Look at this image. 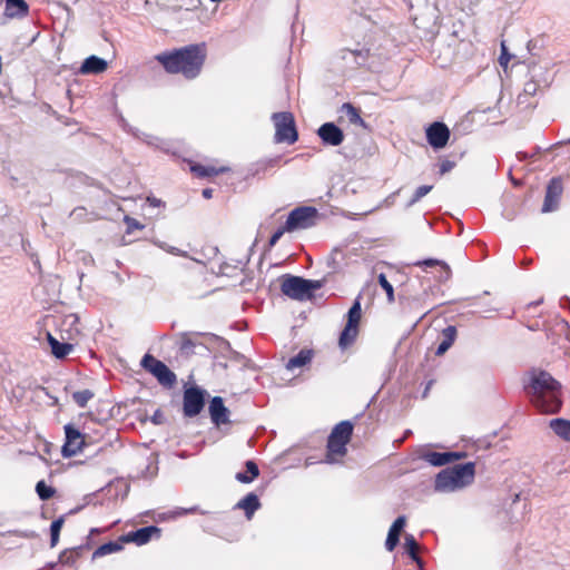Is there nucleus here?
<instances>
[{"mask_svg":"<svg viewBox=\"0 0 570 570\" xmlns=\"http://www.w3.org/2000/svg\"><path fill=\"white\" fill-rule=\"evenodd\" d=\"M205 58V50L197 45L165 51L155 57L168 73H181L186 79H195L200 73Z\"/></svg>","mask_w":570,"mask_h":570,"instance_id":"f257e3e1","label":"nucleus"},{"mask_svg":"<svg viewBox=\"0 0 570 570\" xmlns=\"http://www.w3.org/2000/svg\"><path fill=\"white\" fill-rule=\"evenodd\" d=\"M530 394L532 404L542 413L553 414L561 409V385L548 372L532 376Z\"/></svg>","mask_w":570,"mask_h":570,"instance_id":"f03ea898","label":"nucleus"},{"mask_svg":"<svg viewBox=\"0 0 570 570\" xmlns=\"http://www.w3.org/2000/svg\"><path fill=\"white\" fill-rule=\"evenodd\" d=\"M475 476V463L466 462L456 464L438 473L435 490L440 492H454L473 483Z\"/></svg>","mask_w":570,"mask_h":570,"instance_id":"7ed1b4c3","label":"nucleus"},{"mask_svg":"<svg viewBox=\"0 0 570 570\" xmlns=\"http://www.w3.org/2000/svg\"><path fill=\"white\" fill-rule=\"evenodd\" d=\"M352 433L353 424L350 421H342L334 426L327 440L325 463L334 464L342 461L347 452L346 445Z\"/></svg>","mask_w":570,"mask_h":570,"instance_id":"20e7f679","label":"nucleus"},{"mask_svg":"<svg viewBox=\"0 0 570 570\" xmlns=\"http://www.w3.org/2000/svg\"><path fill=\"white\" fill-rule=\"evenodd\" d=\"M320 281L305 279L299 276L284 275L282 277L281 291L282 293L296 301H307L313 297L314 291L321 288Z\"/></svg>","mask_w":570,"mask_h":570,"instance_id":"39448f33","label":"nucleus"},{"mask_svg":"<svg viewBox=\"0 0 570 570\" xmlns=\"http://www.w3.org/2000/svg\"><path fill=\"white\" fill-rule=\"evenodd\" d=\"M275 126V141L292 145L297 141L298 134L296 130L295 119L292 112L282 111L272 115Z\"/></svg>","mask_w":570,"mask_h":570,"instance_id":"423d86ee","label":"nucleus"},{"mask_svg":"<svg viewBox=\"0 0 570 570\" xmlns=\"http://www.w3.org/2000/svg\"><path fill=\"white\" fill-rule=\"evenodd\" d=\"M140 365L153 374L163 386L171 387L176 383V374L164 362L153 355H144Z\"/></svg>","mask_w":570,"mask_h":570,"instance_id":"0eeeda50","label":"nucleus"},{"mask_svg":"<svg viewBox=\"0 0 570 570\" xmlns=\"http://www.w3.org/2000/svg\"><path fill=\"white\" fill-rule=\"evenodd\" d=\"M318 212L315 207L302 206L293 209L285 222L288 232L305 229L315 225Z\"/></svg>","mask_w":570,"mask_h":570,"instance_id":"6e6552de","label":"nucleus"},{"mask_svg":"<svg viewBox=\"0 0 570 570\" xmlns=\"http://www.w3.org/2000/svg\"><path fill=\"white\" fill-rule=\"evenodd\" d=\"M205 390L191 386L184 391L183 411L186 417L198 415L205 406Z\"/></svg>","mask_w":570,"mask_h":570,"instance_id":"1a4fd4ad","label":"nucleus"},{"mask_svg":"<svg viewBox=\"0 0 570 570\" xmlns=\"http://www.w3.org/2000/svg\"><path fill=\"white\" fill-rule=\"evenodd\" d=\"M355 256V247H351L350 245H340L335 247L331 255L327 258V266L332 269V272H340L344 267L348 266L353 263V257Z\"/></svg>","mask_w":570,"mask_h":570,"instance_id":"9d476101","label":"nucleus"},{"mask_svg":"<svg viewBox=\"0 0 570 570\" xmlns=\"http://www.w3.org/2000/svg\"><path fill=\"white\" fill-rule=\"evenodd\" d=\"M66 442L62 445V455L71 458L81 452L85 444L83 436L80 431L72 424L65 425Z\"/></svg>","mask_w":570,"mask_h":570,"instance_id":"9b49d317","label":"nucleus"},{"mask_svg":"<svg viewBox=\"0 0 570 570\" xmlns=\"http://www.w3.org/2000/svg\"><path fill=\"white\" fill-rule=\"evenodd\" d=\"M356 340V299L347 312V323L338 337V347L342 352L351 347Z\"/></svg>","mask_w":570,"mask_h":570,"instance_id":"f8f14e48","label":"nucleus"},{"mask_svg":"<svg viewBox=\"0 0 570 570\" xmlns=\"http://www.w3.org/2000/svg\"><path fill=\"white\" fill-rule=\"evenodd\" d=\"M450 138V130L443 122H433L426 129V139L428 142L434 148L440 149L443 148Z\"/></svg>","mask_w":570,"mask_h":570,"instance_id":"ddd939ff","label":"nucleus"},{"mask_svg":"<svg viewBox=\"0 0 570 570\" xmlns=\"http://www.w3.org/2000/svg\"><path fill=\"white\" fill-rule=\"evenodd\" d=\"M562 181L560 178H552L547 187L542 213H550L558 208L559 199L562 194Z\"/></svg>","mask_w":570,"mask_h":570,"instance_id":"4468645a","label":"nucleus"},{"mask_svg":"<svg viewBox=\"0 0 570 570\" xmlns=\"http://www.w3.org/2000/svg\"><path fill=\"white\" fill-rule=\"evenodd\" d=\"M322 142L328 146H338L344 140L343 130L334 122H325L317 129Z\"/></svg>","mask_w":570,"mask_h":570,"instance_id":"2eb2a0df","label":"nucleus"},{"mask_svg":"<svg viewBox=\"0 0 570 570\" xmlns=\"http://www.w3.org/2000/svg\"><path fill=\"white\" fill-rule=\"evenodd\" d=\"M212 422L216 426L229 423V410L224 405L220 396H214L208 406Z\"/></svg>","mask_w":570,"mask_h":570,"instance_id":"dca6fc26","label":"nucleus"},{"mask_svg":"<svg viewBox=\"0 0 570 570\" xmlns=\"http://www.w3.org/2000/svg\"><path fill=\"white\" fill-rule=\"evenodd\" d=\"M465 452H426L422 459L433 466H442L456 460L464 459Z\"/></svg>","mask_w":570,"mask_h":570,"instance_id":"f3484780","label":"nucleus"},{"mask_svg":"<svg viewBox=\"0 0 570 570\" xmlns=\"http://www.w3.org/2000/svg\"><path fill=\"white\" fill-rule=\"evenodd\" d=\"M154 534L159 535L160 529L156 525L144 527L121 535V541L134 542L137 546H142L148 543Z\"/></svg>","mask_w":570,"mask_h":570,"instance_id":"a211bd4d","label":"nucleus"},{"mask_svg":"<svg viewBox=\"0 0 570 570\" xmlns=\"http://www.w3.org/2000/svg\"><path fill=\"white\" fill-rule=\"evenodd\" d=\"M405 523L406 519L404 515L397 517L392 523L385 541V548L387 551H393L395 547L399 544L400 535L405 527Z\"/></svg>","mask_w":570,"mask_h":570,"instance_id":"6ab92c4d","label":"nucleus"},{"mask_svg":"<svg viewBox=\"0 0 570 570\" xmlns=\"http://www.w3.org/2000/svg\"><path fill=\"white\" fill-rule=\"evenodd\" d=\"M108 68V63L104 58L98 56H89L86 58L80 67L82 75H98Z\"/></svg>","mask_w":570,"mask_h":570,"instance_id":"aec40b11","label":"nucleus"},{"mask_svg":"<svg viewBox=\"0 0 570 570\" xmlns=\"http://www.w3.org/2000/svg\"><path fill=\"white\" fill-rule=\"evenodd\" d=\"M29 7L24 0H6L4 14L8 18H23Z\"/></svg>","mask_w":570,"mask_h":570,"instance_id":"412c9836","label":"nucleus"},{"mask_svg":"<svg viewBox=\"0 0 570 570\" xmlns=\"http://www.w3.org/2000/svg\"><path fill=\"white\" fill-rule=\"evenodd\" d=\"M236 508L244 510L246 518L250 519L255 511L261 508V502L258 497L250 492L237 502Z\"/></svg>","mask_w":570,"mask_h":570,"instance_id":"4be33fe9","label":"nucleus"},{"mask_svg":"<svg viewBox=\"0 0 570 570\" xmlns=\"http://www.w3.org/2000/svg\"><path fill=\"white\" fill-rule=\"evenodd\" d=\"M550 429L556 435L566 442H570V421L566 419H552L549 422Z\"/></svg>","mask_w":570,"mask_h":570,"instance_id":"5701e85b","label":"nucleus"},{"mask_svg":"<svg viewBox=\"0 0 570 570\" xmlns=\"http://www.w3.org/2000/svg\"><path fill=\"white\" fill-rule=\"evenodd\" d=\"M47 338H48V343L51 347V352L57 358L66 357L73 350L72 344L61 343L56 337H53L50 333H48Z\"/></svg>","mask_w":570,"mask_h":570,"instance_id":"b1692460","label":"nucleus"},{"mask_svg":"<svg viewBox=\"0 0 570 570\" xmlns=\"http://www.w3.org/2000/svg\"><path fill=\"white\" fill-rule=\"evenodd\" d=\"M455 337H456V327L452 326V325L446 326L442 331V342L439 344V346L436 348V355L444 354L451 347V345L454 343Z\"/></svg>","mask_w":570,"mask_h":570,"instance_id":"393cba45","label":"nucleus"},{"mask_svg":"<svg viewBox=\"0 0 570 570\" xmlns=\"http://www.w3.org/2000/svg\"><path fill=\"white\" fill-rule=\"evenodd\" d=\"M124 542L125 541H121V537H120L117 541H109L107 543L101 544L94 551L92 559H98V558L120 551L122 549Z\"/></svg>","mask_w":570,"mask_h":570,"instance_id":"a878e982","label":"nucleus"},{"mask_svg":"<svg viewBox=\"0 0 570 570\" xmlns=\"http://www.w3.org/2000/svg\"><path fill=\"white\" fill-rule=\"evenodd\" d=\"M404 550H405V553L414 561L419 564V567H422V560L421 558L419 557V550H420V547H419V543L416 542L415 538L413 537V534H405L404 537Z\"/></svg>","mask_w":570,"mask_h":570,"instance_id":"bb28decb","label":"nucleus"},{"mask_svg":"<svg viewBox=\"0 0 570 570\" xmlns=\"http://www.w3.org/2000/svg\"><path fill=\"white\" fill-rule=\"evenodd\" d=\"M313 356V352L311 350H301L298 354L291 357L286 363L287 370H294L296 367H302L311 362Z\"/></svg>","mask_w":570,"mask_h":570,"instance_id":"cd10ccee","label":"nucleus"},{"mask_svg":"<svg viewBox=\"0 0 570 570\" xmlns=\"http://www.w3.org/2000/svg\"><path fill=\"white\" fill-rule=\"evenodd\" d=\"M130 132L137 139L142 140L144 142H146L149 146H154V147H156L158 149H161L164 151H168V149L166 148V142L164 140L159 139L158 137H155V136H151V135H147L145 132H140L139 130H132V129H130Z\"/></svg>","mask_w":570,"mask_h":570,"instance_id":"c85d7f7f","label":"nucleus"},{"mask_svg":"<svg viewBox=\"0 0 570 570\" xmlns=\"http://www.w3.org/2000/svg\"><path fill=\"white\" fill-rule=\"evenodd\" d=\"M190 170L198 177L204 178V177H212V176L218 175L220 173H225L228 169L225 167L217 169L213 166H203L199 164H195L190 167Z\"/></svg>","mask_w":570,"mask_h":570,"instance_id":"c756f323","label":"nucleus"},{"mask_svg":"<svg viewBox=\"0 0 570 570\" xmlns=\"http://www.w3.org/2000/svg\"><path fill=\"white\" fill-rule=\"evenodd\" d=\"M416 265L424 266V267H433V266H441L442 267V274L440 276V281H448L451 276V269L449 265L442 261L429 258L424 259L422 262H417Z\"/></svg>","mask_w":570,"mask_h":570,"instance_id":"7c9ffc66","label":"nucleus"},{"mask_svg":"<svg viewBox=\"0 0 570 570\" xmlns=\"http://www.w3.org/2000/svg\"><path fill=\"white\" fill-rule=\"evenodd\" d=\"M94 397V392L90 390H81L72 393V400L79 407H86L88 402Z\"/></svg>","mask_w":570,"mask_h":570,"instance_id":"2f4dec72","label":"nucleus"},{"mask_svg":"<svg viewBox=\"0 0 570 570\" xmlns=\"http://www.w3.org/2000/svg\"><path fill=\"white\" fill-rule=\"evenodd\" d=\"M153 244L155 246H157L158 248L171 254V255H175V256H181V257H188V253L185 252V250H181L179 249L178 247H175V246H171V245H168L167 243L165 242H161L159 239H153L151 240Z\"/></svg>","mask_w":570,"mask_h":570,"instance_id":"473e14b6","label":"nucleus"},{"mask_svg":"<svg viewBox=\"0 0 570 570\" xmlns=\"http://www.w3.org/2000/svg\"><path fill=\"white\" fill-rule=\"evenodd\" d=\"M36 492L41 500H49L55 494V489L47 485L45 481H39L36 484Z\"/></svg>","mask_w":570,"mask_h":570,"instance_id":"72a5a7b5","label":"nucleus"},{"mask_svg":"<svg viewBox=\"0 0 570 570\" xmlns=\"http://www.w3.org/2000/svg\"><path fill=\"white\" fill-rule=\"evenodd\" d=\"M62 524H63V518H59V519L52 521V523L50 525V544H51V547H55L58 543Z\"/></svg>","mask_w":570,"mask_h":570,"instance_id":"f704fd0d","label":"nucleus"},{"mask_svg":"<svg viewBox=\"0 0 570 570\" xmlns=\"http://www.w3.org/2000/svg\"><path fill=\"white\" fill-rule=\"evenodd\" d=\"M379 283L386 293L387 302L393 303L395 301L394 288L384 274L379 275Z\"/></svg>","mask_w":570,"mask_h":570,"instance_id":"c9c22d12","label":"nucleus"},{"mask_svg":"<svg viewBox=\"0 0 570 570\" xmlns=\"http://www.w3.org/2000/svg\"><path fill=\"white\" fill-rule=\"evenodd\" d=\"M433 186L431 185H422L416 188V190L413 194V197L409 202L407 206H413L415 203H417L421 198H423L425 195H428L432 190Z\"/></svg>","mask_w":570,"mask_h":570,"instance_id":"e433bc0d","label":"nucleus"},{"mask_svg":"<svg viewBox=\"0 0 570 570\" xmlns=\"http://www.w3.org/2000/svg\"><path fill=\"white\" fill-rule=\"evenodd\" d=\"M337 58L344 63H354L356 62V50L343 48L337 52Z\"/></svg>","mask_w":570,"mask_h":570,"instance_id":"4c0bfd02","label":"nucleus"},{"mask_svg":"<svg viewBox=\"0 0 570 570\" xmlns=\"http://www.w3.org/2000/svg\"><path fill=\"white\" fill-rule=\"evenodd\" d=\"M343 112H346L351 122H356V108L352 104L347 102L341 107V118Z\"/></svg>","mask_w":570,"mask_h":570,"instance_id":"58836bf2","label":"nucleus"},{"mask_svg":"<svg viewBox=\"0 0 570 570\" xmlns=\"http://www.w3.org/2000/svg\"><path fill=\"white\" fill-rule=\"evenodd\" d=\"M124 222L127 225V234L132 233V230H135V229H142L145 227L137 219H135L130 216H125Z\"/></svg>","mask_w":570,"mask_h":570,"instance_id":"ea45409f","label":"nucleus"},{"mask_svg":"<svg viewBox=\"0 0 570 570\" xmlns=\"http://www.w3.org/2000/svg\"><path fill=\"white\" fill-rule=\"evenodd\" d=\"M245 466H246L247 473L250 476H253V480L259 475L258 465L254 461H252V460L246 461Z\"/></svg>","mask_w":570,"mask_h":570,"instance_id":"a19ab883","label":"nucleus"},{"mask_svg":"<svg viewBox=\"0 0 570 570\" xmlns=\"http://www.w3.org/2000/svg\"><path fill=\"white\" fill-rule=\"evenodd\" d=\"M285 232H288L286 225L279 227L269 238V246L273 247L279 240V238L284 235Z\"/></svg>","mask_w":570,"mask_h":570,"instance_id":"79ce46f5","label":"nucleus"},{"mask_svg":"<svg viewBox=\"0 0 570 570\" xmlns=\"http://www.w3.org/2000/svg\"><path fill=\"white\" fill-rule=\"evenodd\" d=\"M455 166V163L454 161H451V160H443L441 161L440 164V174L441 175H444L446 173H449L450 170H452Z\"/></svg>","mask_w":570,"mask_h":570,"instance_id":"37998d69","label":"nucleus"},{"mask_svg":"<svg viewBox=\"0 0 570 570\" xmlns=\"http://www.w3.org/2000/svg\"><path fill=\"white\" fill-rule=\"evenodd\" d=\"M235 479L240 483H250L253 481V476H250L247 472H237Z\"/></svg>","mask_w":570,"mask_h":570,"instance_id":"c03bdc74","label":"nucleus"},{"mask_svg":"<svg viewBox=\"0 0 570 570\" xmlns=\"http://www.w3.org/2000/svg\"><path fill=\"white\" fill-rule=\"evenodd\" d=\"M420 301L419 297H414L412 301L407 297L400 296V304L402 305L403 311H406L412 303H417Z\"/></svg>","mask_w":570,"mask_h":570,"instance_id":"a18cd8bd","label":"nucleus"},{"mask_svg":"<svg viewBox=\"0 0 570 570\" xmlns=\"http://www.w3.org/2000/svg\"><path fill=\"white\" fill-rule=\"evenodd\" d=\"M538 87L539 83H537L534 80H531L524 85V92L529 95H534Z\"/></svg>","mask_w":570,"mask_h":570,"instance_id":"49530a36","label":"nucleus"},{"mask_svg":"<svg viewBox=\"0 0 570 570\" xmlns=\"http://www.w3.org/2000/svg\"><path fill=\"white\" fill-rule=\"evenodd\" d=\"M499 60H500V65L504 66V67L508 65V62L510 60V55H508L507 48L503 43H502V52H501Z\"/></svg>","mask_w":570,"mask_h":570,"instance_id":"de8ad7c7","label":"nucleus"},{"mask_svg":"<svg viewBox=\"0 0 570 570\" xmlns=\"http://www.w3.org/2000/svg\"><path fill=\"white\" fill-rule=\"evenodd\" d=\"M151 422L154 424H161L164 422V414L160 410H156L151 416Z\"/></svg>","mask_w":570,"mask_h":570,"instance_id":"09e8293b","label":"nucleus"},{"mask_svg":"<svg viewBox=\"0 0 570 570\" xmlns=\"http://www.w3.org/2000/svg\"><path fill=\"white\" fill-rule=\"evenodd\" d=\"M147 202L150 206L153 207H160L164 205V203L159 199V198H156V197H147Z\"/></svg>","mask_w":570,"mask_h":570,"instance_id":"8fccbe9b","label":"nucleus"},{"mask_svg":"<svg viewBox=\"0 0 570 570\" xmlns=\"http://www.w3.org/2000/svg\"><path fill=\"white\" fill-rule=\"evenodd\" d=\"M194 347V343L189 338H184L181 341L180 348L184 351L191 350Z\"/></svg>","mask_w":570,"mask_h":570,"instance_id":"3c124183","label":"nucleus"},{"mask_svg":"<svg viewBox=\"0 0 570 570\" xmlns=\"http://www.w3.org/2000/svg\"><path fill=\"white\" fill-rule=\"evenodd\" d=\"M196 511V507H193V508H189V509H179L178 511L175 512L176 515H183V514H187V513H193Z\"/></svg>","mask_w":570,"mask_h":570,"instance_id":"603ef678","label":"nucleus"},{"mask_svg":"<svg viewBox=\"0 0 570 570\" xmlns=\"http://www.w3.org/2000/svg\"><path fill=\"white\" fill-rule=\"evenodd\" d=\"M202 195L204 198L206 199H210L213 197V189L210 188H205L203 191H202Z\"/></svg>","mask_w":570,"mask_h":570,"instance_id":"864d4df0","label":"nucleus"},{"mask_svg":"<svg viewBox=\"0 0 570 570\" xmlns=\"http://www.w3.org/2000/svg\"><path fill=\"white\" fill-rule=\"evenodd\" d=\"M21 537H23V538H32L33 537V532L32 531L21 532Z\"/></svg>","mask_w":570,"mask_h":570,"instance_id":"5fc2aeb1","label":"nucleus"},{"mask_svg":"<svg viewBox=\"0 0 570 570\" xmlns=\"http://www.w3.org/2000/svg\"><path fill=\"white\" fill-rule=\"evenodd\" d=\"M357 121H358V126L366 127L365 122L363 121V119L361 118L360 115H358Z\"/></svg>","mask_w":570,"mask_h":570,"instance_id":"6e6d98bb","label":"nucleus"},{"mask_svg":"<svg viewBox=\"0 0 570 570\" xmlns=\"http://www.w3.org/2000/svg\"><path fill=\"white\" fill-rule=\"evenodd\" d=\"M431 384H432V382H429V384L426 385V389H425V392H424L423 396H425V395H426V393H428V391H429V389H430Z\"/></svg>","mask_w":570,"mask_h":570,"instance_id":"4d7b16f0","label":"nucleus"},{"mask_svg":"<svg viewBox=\"0 0 570 570\" xmlns=\"http://www.w3.org/2000/svg\"><path fill=\"white\" fill-rule=\"evenodd\" d=\"M357 311H358V318H360L361 317V304L360 303H358Z\"/></svg>","mask_w":570,"mask_h":570,"instance_id":"13d9d810","label":"nucleus"},{"mask_svg":"<svg viewBox=\"0 0 570 570\" xmlns=\"http://www.w3.org/2000/svg\"><path fill=\"white\" fill-rule=\"evenodd\" d=\"M99 532L98 529H91V533Z\"/></svg>","mask_w":570,"mask_h":570,"instance_id":"bf43d9fd","label":"nucleus"}]
</instances>
